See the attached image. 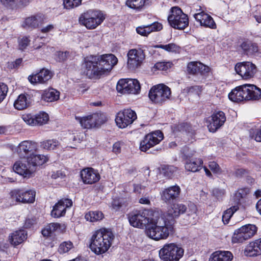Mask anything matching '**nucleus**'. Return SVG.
I'll return each mask as SVG.
<instances>
[{
    "label": "nucleus",
    "mask_w": 261,
    "mask_h": 261,
    "mask_svg": "<svg viewBox=\"0 0 261 261\" xmlns=\"http://www.w3.org/2000/svg\"><path fill=\"white\" fill-rule=\"evenodd\" d=\"M96 56L87 57L85 60V73L89 79H99L103 75Z\"/></svg>",
    "instance_id": "obj_10"
},
{
    "label": "nucleus",
    "mask_w": 261,
    "mask_h": 261,
    "mask_svg": "<svg viewBox=\"0 0 261 261\" xmlns=\"http://www.w3.org/2000/svg\"><path fill=\"white\" fill-rule=\"evenodd\" d=\"M212 195L215 196L217 199H221L225 194V191L224 189H220L218 188H214L212 191Z\"/></svg>",
    "instance_id": "obj_56"
},
{
    "label": "nucleus",
    "mask_w": 261,
    "mask_h": 261,
    "mask_svg": "<svg viewBox=\"0 0 261 261\" xmlns=\"http://www.w3.org/2000/svg\"><path fill=\"white\" fill-rule=\"evenodd\" d=\"M105 19V16L100 10H88L82 13L79 18V23L87 29L93 30Z\"/></svg>",
    "instance_id": "obj_4"
},
{
    "label": "nucleus",
    "mask_w": 261,
    "mask_h": 261,
    "mask_svg": "<svg viewBox=\"0 0 261 261\" xmlns=\"http://www.w3.org/2000/svg\"><path fill=\"white\" fill-rule=\"evenodd\" d=\"M85 217L87 221L94 222L102 220L103 214L100 211H90L85 215Z\"/></svg>",
    "instance_id": "obj_43"
},
{
    "label": "nucleus",
    "mask_w": 261,
    "mask_h": 261,
    "mask_svg": "<svg viewBox=\"0 0 261 261\" xmlns=\"http://www.w3.org/2000/svg\"><path fill=\"white\" fill-rule=\"evenodd\" d=\"M245 254L246 256H254L261 254V239L250 243L245 248Z\"/></svg>",
    "instance_id": "obj_30"
},
{
    "label": "nucleus",
    "mask_w": 261,
    "mask_h": 261,
    "mask_svg": "<svg viewBox=\"0 0 261 261\" xmlns=\"http://www.w3.org/2000/svg\"><path fill=\"white\" fill-rule=\"evenodd\" d=\"M245 95V85H243L232 90L228 94V97L232 101L239 102L246 100Z\"/></svg>",
    "instance_id": "obj_31"
},
{
    "label": "nucleus",
    "mask_w": 261,
    "mask_h": 261,
    "mask_svg": "<svg viewBox=\"0 0 261 261\" xmlns=\"http://www.w3.org/2000/svg\"><path fill=\"white\" fill-rule=\"evenodd\" d=\"M234 69L236 72L245 80L253 77L257 71L256 66L250 62L238 63Z\"/></svg>",
    "instance_id": "obj_14"
},
{
    "label": "nucleus",
    "mask_w": 261,
    "mask_h": 261,
    "mask_svg": "<svg viewBox=\"0 0 261 261\" xmlns=\"http://www.w3.org/2000/svg\"><path fill=\"white\" fill-rule=\"evenodd\" d=\"M114 239V236L110 229H100L91 237L89 247L96 254H102L108 250Z\"/></svg>",
    "instance_id": "obj_2"
},
{
    "label": "nucleus",
    "mask_w": 261,
    "mask_h": 261,
    "mask_svg": "<svg viewBox=\"0 0 261 261\" xmlns=\"http://www.w3.org/2000/svg\"><path fill=\"white\" fill-rule=\"evenodd\" d=\"M208 18H207L205 19L204 18L203 20L202 21V24H200V25L211 29H215L216 28V24L213 18L208 14Z\"/></svg>",
    "instance_id": "obj_53"
},
{
    "label": "nucleus",
    "mask_w": 261,
    "mask_h": 261,
    "mask_svg": "<svg viewBox=\"0 0 261 261\" xmlns=\"http://www.w3.org/2000/svg\"><path fill=\"white\" fill-rule=\"evenodd\" d=\"M240 228V230L243 231V233H244L249 239L256 233L257 230V227L253 224L245 225Z\"/></svg>",
    "instance_id": "obj_42"
},
{
    "label": "nucleus",
    "mask_w": 261,
    "mask_h": 261,
    "mask_svg": "<svg viewBox=\"0 0 261 261\" xmlns=\"http://www.w3.org/2000/svg\"><path fill=\"white\" fill-rule=\"evenodd\" d=\"M81 176L84 183L93 184L100 179V175L98 172L92 168H87L81 171Z\"/></svg>",
    "instance_id": "obj_22"
},
{
    "label": "nucleus",
    "mask_w": 261,
    "mask_h": 261,
    "mask_svg": "<svg viewBox=\"0 0 261 261\" xmlns=\"http://www.w3.org/2000/svg\"><path fill=\"white\" fill-rule=\"evenodd\" d=\"M187 209V207L186 205L184 204H173L164 216L169 220H173V224H175V219L178 218L180 215L184 214L186 212Z\"/></svg>",
    "instance_id": "obj_23"
},
{
    "label": "nucleus",
    "mask_w": 261,
    "mask_h": 261,
    "mask_svg": "<svg viewBox=\"0 0 261 261\" xmlns=\"http://www.w3.org/2000/svg\"><path fill=\"white\" fill-rule=\"evenodd\" d=\"M11 197L16 201L24 203H33L35 199L36 192L33 190L16 189L10 192Z\"/></svg>",
    "instance_id": "obj_15"
},
{
    "label": "nucleus",
    "mask_w": 261,
    "mask_h": 261,
    "mask_svg": "<svg viewBox=\"0 0 261 261\" xmlns=\"http://www.w3.org/2000/svg\"><path fill=\"white\" fill-rule=\"evenodd\" d=\"M140 89V83L136 79H120L116 86L117 91L124 94H137Z\"/></svg>",
    "instance_id": "obj_11"
},
{
    "label": "nucleus",
    "mask_w": 261,
    "mask_h": 261,
    "mask_svg": "<svg viewBox=\"0 0 261 261\" xmlns=\"http://www.w3.org/2000/svg\"><path fill=\"white\" fill-rule=\"evenodd\" d=\"M162 29V24L155 22L150 25L138 27L136 28L137 33L143 36H147L153 31H159Z\"/></svg>",
    "instance_id": "obj_29"
},
{
    "label": "nucleus",
    "mask_w": 261,
    "mask_h": 261,
    "mask_svg": "<svg viewBox=\"0 0 261 261\" xmlns=\"http://www.w3.org/2000/svg\"><path fill=\"white\" fill-rule=\"evenodd\" d=\"M239 207L238 206H232L227 209L223 213L222 216V221L224 224H228L230 218L232 217L234 212H236Z\"/></svg>",
    "instance_id": "obj_45"
},
{
    "label": "nucleus",
    "mask_w": 261,
    "mask_h": 261,
    "mask_svg": "<svg viewBox=\"0 0 261 261\" xmlns=\"http://www.w3.org/2000/svg\"><path fill=\"white\" fill-rule=\"evenodd\" d=\"M246 100H258L261 98V89L254 85L245 84Z\"/></svg>",
    "instance_id": "obj_26"
},
{
    "label": "nucleus",
    "mask_w": 261,
    "mask_h": 261,
    "mask_svg": "<svg viewBox=\"0 0 261 261\" xmlns=\"http://www.w3.org/2000/svg\"><path fill=\"white\" fill-rule=\"evenodd\" d=\"M149 0H127L126 5L131 9L140 11L148 4Z\"/></svg>",
    "instance_id": "obj_36"
},
{
    "label": "nucleus",
    "mask_w": 261,
    "mask_h": 261,
    "mask_svg": "<svg viewBox=\"0 0 261 261\" xmlns=\"http://www.w3.org/2000/svg\"><path fill=\"white\" fill-rule=\"evenodd\" d=\"M82 0H63L64 8L70 9L79 6Z\"/></svg>",
    "instance_id": "obj_52"
},
{
    "label": "nucleus",
    "mask_w": 261,
    "mask_h": 261,
    "mask_svg": "<svg viewBox=\"0 0 261 261\" xmlns=\"http://www.w3.org/2000/svg\"><path fill=\"white\" fill-rule=\"evenodd\" d=\"M208 167L214 173L220 175L222 173L219 165L214 161L209 162Z\"/></svg>",
    "instance_id": "obj_54"
},
{
    "label": "nucleus",
    "mask_w": 261,
    "mask_h": 261,
    "mask_svg": "<svg viewBox=\"0 0 261 261\" xmlns=\"http://www.w3.org/2000/svg\"><path fill=\"white\" fill-rule=\"evenodd\" d=\"M39 19L36 16L27 17L24 21L22 27L26 29H35L39 26Z\"/></svg>",
    "instance_id": "obj_40"
},
{
    "label": "nucleus",
    "mask_w": 261,
    "mask_h": 261,
    "mask_svg": "<svg viewBox=\"0 0 261 261\" xmlns=\"http://www.w3.org/2000/svg\"><path fill=\"white\" fill-rule=\"evenodd\" d=\"M171 94L170 89L166 85L161 84L153 86L149 91L148 96L154 103L162 105L169 99Z\"/></svg>",
    "instance_id": "obj_8"
},
{
    "label": "nucleus",
    "mask_w": 261,
    "mask_h": 261,
    "mask_svg": "<svg viewBox=\"0 0 261 261\" xmlns=\"http://www.w3.org/2000/svg\"><path fill=\"white\" fill-rule=\"evenodd\" d=\"M13 170L17 174L24 177L29 178L33 174V169L28 165L27 161H18L13 165Z\"/></svg>",
    "instance_id": "obj_24"
},
{
    "label": "nucleus",
    "mask_w": 261,
    "mask_h": 261,
    "mask_svg": "<svg viewBox=\"0 0 261 261\" xmlns=\"http://www.w3.org/2000/svg\"><path fill=\"white\" fill-rule=\"evenodd\" d=\"M187 159L185 169L189 171L195 172L199 171L201 169V166L203 164V161L201 159H195L194 160L188 159V157L191 156L185 154Z\"/></svg>",
    "instance_id": "obj_32"
},
{
    "label": "nucleus",
    "mask_w": 261,
    "mask_h": 261,
    "mask_svg": "<svg viewBox=\"0 0 261 261\" xmlns=\"http://www.w3.org/2000/svg\"><path fill=\"white\" fill-rule=\"evenodd\" d=\"M34 116L31 114H26L22 116V119L27 124L29 125H34Z\"/></svg>",
    "instance_id": "obj_63"
},
{
    "label": "nucleus",
    "mask_w": 261,
    "mask_h": 261,
    "mask_svg": "<svg viewBox=\"0 0 261 261\" xmlns=\"http://www.w3.org/2000/svg\"><path fill=\"white\" fill-rule=\"evenodd\" d=\"M98 58V64L102 71L103 75L109 72L117 63V58L113 54L96 56Z\"/></svg>",
    "instance_id": "obj_16"
},
{
    "label": "nucleus",
    "mask_w": 261,
    "mask_h": 261,
    "mask_svg": "<svg viewBox=\"0 0 261 261\" xmlns=\"http://www.w3.org/2000/svg\"><path fill=\"white\" fill-rule=\"evenodd\" d=\"M151 214V212L147 209L137 210L129 213L127 218L131 226L140 228L144 227L146 228L153 219L150 217Z\"/></svg>",
    "instance_id": "obj_5"
},
{
    "label": "nucleus",
    "mask_w": 261,
    "mask_h": 261,
    "mask_svg": "<svg viewBox=\"0 0 261 261\" xmlns=\"http://www.w3.org/2000/svg\"><path fill=\"white\" fill-rule=\"evenodd\" d=\"M241 48L244 54L247 56H251L258 51V46L255 43L244 42L242 43Z\"/></svg>",
    "instance_id": "obj_38"
},
{
    "label": "nucleus",
    "mask_w": 261,
    "mask_h": 261,
    "mask_svg": "<svg viewBox=\"0 0 261 261\" xmlns=\"http://www.w3.org/2000/svg\"><path fill=\"white\" fill-rule=\"evenodd\" d=\"M60 92L53 88H50L44 91L42 99L47 102H52L59 99Z\"/></svg>",
    "instance_id": "obj_34"
},
{
    "label": "nucleus",
    "mask_w": 261,
    "mask_h": 261,
    "mask_svg": "<svg viewBox=\"0 0 261 261\" xmlns=\"http://www.w3.org/2000/svg\"><path fill=\"white\" fill-rule=\"evenodd\" d=\"M226 121V117L224 112L218 111L211 116L210 123L208 126L209 130L214 133L221 127Z\"/></svg>",
    "instance_id": "obj_20"
},
{
    "label": "nucleus",
    "mask_w": 261,
    "mask_h": 261,
    "mask_svg": "<svg viewBox=\"0 0 261 261\" xmlns=\"http://www.w3.org/2000/svg\"><path fill=\"white\" fill-rule=\"evenodd\" d=\"M212 258L213 261H231L233 255L230 251H216L213 253Z\"/></svg>",
    "instance_id": "obj_35"
},
{
    "label": "nucleus",
    "mask_w": 261,
    "mask_h": 261,
    "mask_svg": "<svg viewBox=\"0 0 261 261\" xmlns=\"http://www.w3.org/2000/svg\"><path fill=\"white\" fill-rule=\"evenodd\" d=\"M171 14L168 16V20L170 25L176 29L184 30L189 24L188 16L184 13L178 7H172Z\"/></svg>",
    "instance_id": "obj_7"
},
{
    "label": "nucleus",
    "mask_w": 261,
    "mask_h": 261,
    "mask_svg": "<svg viewBox=\"0 0 261 261\" xmlns=\"http://www.w3.org/2000/svg\"><path fill=\"white\" fill-rule=\"evenodd\" d=\"M156 48L163 49L169 52L178 51L180 47L174 43H169L166 45H157L155 46Z\"/></svg>",
    "instance_id": "obj_50"
},
{
    "label": "nucleus",
    "mask_w": 261,
    "mask_h": 261,
    "mask_svg": "<svg viewBox=\"0 0 261 261\" xmlns=\"http://www.w3.org/2000/svg\"><path fill=\"white\" fill-rule=\"evenodd\" d=\"M172 63L169 62H157L154 66V67L160 70H166L171 67Z\"/></svg>",
    "instance_id": "obj_55"
},
{
    "label": "nucleus",
    "mask_w": 261,
    "mask_h": 261,
    "mask_svg": "<svg viewBox=\"0 0 261 261\" xmlns=\"http://www.w3.org/2000/svg\"><path fill=\"white\" fill-rule=\"evenodd\" d=\"M48 120V115L47 113L43 112L34 116V125H41L47 122Z\"/></svg>",
    "instance_id": "obj_46"
},
{
    "label": "nucleus",
    "mask_w": 261,
    "mask_h": 261,
    "mask_svg": "<svg viewBox=\"0 0 261 261\" xmlns=\"http://www.w3.org/2000/svg\"><path fill=\"white\" fill-rule=\"evenodd\" d=\"M48 160L47 156L41 154H35L34 152L27 158L28 165L30 168L33 169V173L36 170V167L46 163Z\"/></svg>",
    "instance_id": "obj_27"
},
{
    "label": "nucleus",
    "mask_w": 261,
    "mask_h": 261,
    "mask_svg": "<svg viewBox=\"0 0 261 261\" xmlns=\"http://www.w3.org/2000/svg\"><path fill=\"white\" fill-rule=\"evenodd\" d=\"M31 40L29 37L23 36L18 38V49L23 51L30 45Z\"/></svg>",
    "instance_id": "obj_49"
},
{
    "label": "nucleus",
    "mask_w": 261,
    "mask_h": 261,
    "mask_svg": "<svg viewBox=\"0 0 261 261\" xmlns=\"http://www.w3.org/2000/svg\"><path fill=\"white\" fill-rule=\"evenodd\" d=\"M180 193V188L177 185L170 187L163 191L162 199L168 204H171L177 199Z\"/></svg>",
    "instance_id": "obj_19"
},
{
    "label": "nucleus",
    "mask_w": 261,
    "mask_h": 261,
    "mask_svg": "<svg viewBox=\"0 0 261 261\" xmlns=\"http://www.w3.org/2000/svg\"><path fill=\"white\" fill-rule=\"evenodd\" d=\"M240 230L241 228L235 230L232 238V243H243L245 241L249 239L244 233H243V231H241Z\"/></svg>",
    "instance_id": "obj_44"
},
{
    "label": "nucleus",
    "mask_w": 261,
    "mask_h": 261,
    "mask_svg": "<svg viewBox=\"0 0 261 261\" xmlns=\"http://www.w3.org/2000/svg\"><path fill=\"white\" fill-rule=\"evenodd\" d=\"M51 72L45 68H42L39 72L30 75L28 77L29 82L32 84H43L51 78Z\"/></svg>",
    "instance_id": "obj_21"
},
{
    "label": "nucleus",
    "mask_w": 261,
    "mask_h": 261,
    "mask_svg": "<svg viewBox=\"0 0 261 261\" xmlns=\"http://www.w3.org/2000/svg\"><path fill=\"white\" fill-rule=\"evenodd\" d=\"M38 150L37 143L31 141L21 142L17 147V152L20 158H27Z\"/></svg>",
    "instance_id": "obj_17"
},
{
    "label": "nucleus",
    "mask_w": 261,
    "mask_h": 261,
    "mask_svg": "<svg viewBox=\"0 0 261 261\" xmlns=\"http://www.w3.org/2000/svg\"><path fill=\"white\" fill-rule=\"evenodd\" d=\"M69 53L68 51H58L57 52V56L59 62H63L65 61L67 57L69 56Z\"/></svg>",
    "instance_id": "obj_64"
},
{
    "label": "nucleus",
    "mask_w": 261,
    "mask_h": 261,
    "mask_svg": "<svg viewBox=\"0 0 261 261\" xmlns=\"http://www.w3.org/2000/svg\"><path fill=\"white\" fill-rule=\"evenodd\" d=\"M61 226V224L58 223H51L46 226L51 234L58 229H60Z\"/></svg>",
    "instance_id": "obj_62"
},
{
    "label": "nucleus",
    "mask_w": 261,
    "mask_h": 261,
    "mask_svg": "<svg viewBox=\"0 0 261 261\" xmlns=\"http://www.w3.org/2000/svg\"><path fill=\"white\" fill-rule=\"evenodd\" d=\"M48 160L47 156L41 154H35L34 152L27 158L28 165L30 168L33 169V173L36 170V167L46 163Z\"/></svg>",
    "instance_id": "obj_28"
},
{
    "label": "nucleus",
    "mask_w": 261,
    "mask_h": 261,
    "mask_svg": "<svg viewBox=\"0 0 261 261\" xmlns=\"http://www.w3.org/2000/svg\"><path fill=\"white\" fill-rule=\"evenodd\" d=\"M187 70L188 72L191 74L204 75L209 72L210 68L201 62H191L188 63Z\"/></svg>",
    "instance_id": "obj_25"
},
{
    "label": "nucleus",
    "mask_w": 261,
    "mask_h": 261,
    "mask_svg": "<svg viewBox=\"0 0 261 261\" xmlns=\"http://www.w3.org/2000/svg\"><path fill=\"white\" fill-rule=\"evenodd\" d=\"M177 131L180 132H185L187 134H189L190 135L194 134V130L192 128L191 125L187 123H181L179 124L176 127Z\"/></svg>",
    "instance_id": "obj_47"
},
{
    "label": "nucleus",
    "mask_w": 261,
    "mask_h": 261,
    "mask_svg": "<svg viewBox=\"0 0 261 261\" xmlns=\"http://www.w3.org/2000/svg\"><path fill=\"white\" fill-rule=\"evenodd\" d=\"M134 192L138 195H143L145 193L146 187L140 184H134Z\"/></svg>",
    "instance_id": "obj_59"
},
{
    "label": "nucleus",
    "mask_w": 261,
    "mask_h": 261,
    "mask_svg": "<svg viewBox=\"0 0 261 261\" xmlns=\"http://www.w3.org/2000/svg\"><path fill=\"white\" fill-rule=\"evenodd\" d=\"M176 167L171 165H163L162 166L161 172L165 176L171 178L173 173L176 171Z\"/></svg>",
    "instance_id": "obj_48"
},
{
    "label": "nucleus",
    "mask_w": 261,
    "mask_h": 261,
    "mask_svg": "<svg viewBox=\"0 0 261 261\" xmlns=\"http://www.w3.org/2000/svg\"><path fill=\"white\" fill-rule=\"evenodd\" d=\"M145 57L143 51L141 49L129 50L127 53V67L129 70L135 71L140 66Z\"/></svg>",
    "instance_id": "obj_13"
},
{
    "label": "nucleus",
    "mask_w": 261,
    "mask_h": 261,
    "mask_svg": "<svg viewBox=\"0 0 261 261\" xmlns=\"http://www.w3.org/2000/svg\"><path fill=\"white\" fill-rule=\"evenodd\" d=\"M1 3L8 9H13L15 7V0H0Z\"/></svg>",
    "instance_id": "obj_60"
},
{
    "label": "nucleus",
    "mask_w": 261,
    "mask_h": 261,
    "mask_svg": "<svg viewBox=\"0 0 261 261\" xmlns=\"http://www.w3.org/2000/svg\"><path fill=\"white\" fill-rule=\"evenodd\" d=\"M75 118L85 128L99 127L107 121L106 115L101 113H93L82 118Z\"/></svg>",
    "instance_id": "obj_9"
},
{
    "label": "nucleus",
    "mask_w": 261,
    "mask_h": 261,
    "mask_svg": "<svg viewBox=\"0 0 261 261\" xmlns=\"http://www.w3.org/2000/svg\"><path fill=\"white\" fill-rule=\"evenodd\" d=\"M60 146V143L57 139H48L40 143V147L43 149L53 150Z\"/></svg>",
    "instance_id": "obj_37"
},
{
    "label": "nucleus",
    "mask_w": 261,
    "mask_h": 261,
    "mask_svg": "<svg viewBox=\"0 0 261 261\" xmlns=\"http://www.w3.org/2000/svg\"><path fill=\"white\" fill-rule=\"evenodd\" d=\"M73 247V245L71 241H65L60 244L58 251L61 254L65 253L68 252Z\"/></svg>",
    "instance_id": "obj_51"
},
{
    "label": "nucleus",
    "mask_w": 261,
    "mask_h": 261,
    "mask_svg": "<svg viewBox=\"0 0 261 261\" xmlns=\"http://www.w3.org/2000/svg\"><path fill=\"white\" fill-rule=\"evenodd\" d=\"M174 232L173 220H169L164 216L151 220L146 229V235L150 238L159 241L167 239Z\"/></svg>",
    "instance_id": "obj_1"
},
{
    "label": "nucleus",
    "mask_w": 261,
    "mask_h": 261,
    "mask_svg": "<svg viewBox=\"0 0 261 261\" xmlns=\"http://www.w3.org/2000/svg\"><path fill=\"white\" fill-rule=\"evenodd\" d=\"M29 105L26 95L20 94L15 101L14 106L15 109L21 110L25 109Z\"/></svg>",
    "instance_id": "obj_39"
},
{
    "label": "nucleus",
    "mask_w": 261,
    "mask_h": 261,
    "mask_svg": "<svg viewBox=\"0 0 261 261\" xmlns=\"http://www.w3.org/2000/svg\"><path fill=\"white\" fill-rule=\"evenodd\" d=\"M136 119V112L130 109H127L117 113L115 121L119 127L123 128L132 124Z\"/></svg>",
    "instance_id": "obj_12"
},
{
    "label": "nucleus",
    "mask_w": 261,
    "mask_h": 261,
    "mask_svg": "<svg viewBox=\"0 0 261 261\" xmlns=\"http://www.w3.org/2000/svg\"><path fill=\"white\" fill-rule=\"evenodd\" d=\"M194 17L197 22L200 23V24H202V21L203 20L204 18L205 19L206 18H208V14L204 12H201L200 13L195 14L194 15Z\"/></svg>",
    "instance_id": "obj_61"
},
{
    "label": "nucleus",
    "mask_w": 261,
    "mask_h": 261,
    "mask_svg": "<svg viewBox=\"0 0 261 261\" xmlns=\"http://www.w3.org/2000/svg\"><path fill=\"white\" fill-rule=\"evenodd\" d=\"M184 250L174 243L166 244L159 251L160 257L164 261H178Z\"/></svg>",
    "instance_id": "obj_6"
},
{
    "label": "nucleus",
    "mask_w": 261,
    "mask_h": 261,
    "mask_svg": "<svg viewBox=\"0 0 261 261\" xmlns=\"http://www.w3.org/2000/svg\"><path fill=\"white\" fill-rule=\"evenodd\" d=\"M26 236L24 230H19L12 233L9 239L11 244L16 246L22 243L26 239Z\"/></svg>",
    "instance_id": "obj_33"
},
{
    "label": "nucleus",
    "mask_w": 261,
    "mask_h": 261,
    "mask_svg": "<svg viewBox=\"0 0 261 261\" xmlns=\"http://www.w3.org/2000/svg\"><path fill=\"white\" fill-rule=\"evenodd\" d=\"M8 88L5 84L0 83V103L4 99L8 92Z\"/></svg>",
    "instance_id": "obj_57"
},
{
    "label": "nucleus",
    "mask_w": 261,
    "mask_h": 261,
    "mask_svg": "<svg viewBox=\"0 0 261 261\" xmlns=\"http://www.w3.org/2000/svg\"><path fill=\"white\" fill-rule=\"evenodd\" d=\"M163 138V134L160 130L150 133L146 135L143 139L140 142V149L142 151L156 154L161 151L162 147H155V148L151 150H150V149L159 144Z\"/></svg>",
    "instance_id": "obj_3"
},
{
    "label": "nucleus",
    "mask_w": 261,
    "mask_h": 261,
    "mask_svg": "<svg viewBox=\"0 0 261 261\" xmlns=\"http://www.w3.org/2000/svg\"><path fill=\"white\" fill-rule=\"evenodd\" d=\"M188 93L191 94L199 95L201 92V87L200 86H193L187 88Z\"/></svg>",
    "instance_id": "obj_58"
},
{
    "label": "nucleus",
    "mask_w": 261,
    "mask_h": 261,
    "mask_svg": "<svg viewBox=\"0 0 261 261\" xmlns=\"http://www.w3.org/2000/svg\"><path fill=\"white\" fill-rule=\"evenodd\" d=\"M72 205V201L68 198H62L53 206L51 216L54 218H60L65 216L66 209Z\"/></svg>",
    "instance_id": "obj_18"
},
{
    "label": "nucleus",
    "mask_w": 261,
    "mask_h": 261,
    "mask_svg": "<svg viewBox=\"0 0 261 261\" xmlns=\"http://www.w3.org/2000/svg\"><path fill=\"white\" fill-rule=\"evenodd\" d=\"M249 192L250 190L248 188L239 189L234 194V199L236 202L239 204L243 202Z\"/></svg>",
    "instance_id": "obj_41"
}]
</instances>
